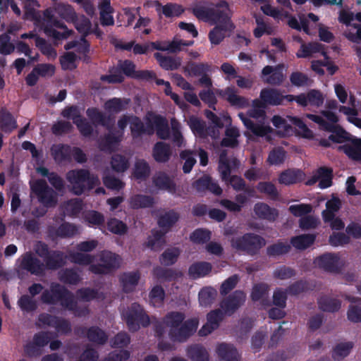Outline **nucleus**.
I'll return each mask as SVG.
<instances>
[{
    "label": "nucleus",
    "mask_w": 361,
    "mask_h": 361,
    "mask_svg": "<svg viewBox=\"0 0 361 361\" xmlns=\"http://www.w3.org/2000/svg\"><path fill=\"white\" fill-rule=\"evenodd\" d=\"M216 353L221 360L239 361L238 350L232 344L220 343L216 348Z\"/></svg>",
    "instance_id": "72a5a7b5"
},
{
    "label": "nucleus",
    "mask_w": 361,
    "mask_h": 361,
    "mask_svg": "<svg viewBox=\"0 0 361 361\" xmlns=\"http://www.w3.org/2000/svg\"><path fill=\"white\" fill-rule=\"evenodd\" d=\"M17 123L13 115L2 109L0 111V128L6 133L12 132L17 128Z\"/></svg>",
    "instance_id": "603ef678"
},
{
    "label": "nucleus",
    "mask_w": 361,
    "mask_h": 361,
    "mask_svg": "<svg viewBox=\"0 0 361 361\" xmlns=\"http://www.w3.org/2000/svg\"><path fill=\"white\" fill-rule=\"evenodd\" d=\"M350 144H345L340 146L341 149L349 158L353 160H360L361 159V139H351Z\"/></svg>",
    "instance_id": "58836bf2"
},
{
    "label": "nucleus",
    "mask_w": 361,
    "mask_h": 361,
    "mask_svg": "<svg viewBox=\"0 0 361 361\" xmlns=\"http://www.w3.org/2000/svg\"><path fill=\"white\" fill-rule=\"evenodd\" d=\"M319 309L324 312H336L341 307V302L336 298H331L328 295L321 296L317 300Z\"/></svg>",
    "instance_id": "37998d69"
},
{
    "label": "nucleus",
    "mask_w": 361,
    "mask_h": 361,
    "mask_svg": "<svg viewBox=\"0 0 361 361\" xmlns=\"http://www.w3.org/2000/svg\"><path fill=\"white\" fill-rule=\"evenodd\" d=\"M100 23L103 26L114 25V19L112 16L114 9L111 6L110 0H103L99 5Z\"/></svg>",
    "instance_id": "4c0bfd02"
},
{
    "label": "nucleus",
    "mask_w": 361,
    "mask_h": 361,
    "mask_svg": "<svg viewBox=\"0 0 361 361\" xmlns=\"http://www.w3.org/2000/svg\"><path fill=\"white\" fill-rule=\"evenodd\" d=\"M122 316L130 332L137 331L141 326L147 327L150 324L149 316L137 302H133L123 312Z\"/></svg>",
    "instance_id": "39448f33"
},
{
    "label": "nucleus",
    "mask_w": 361,
    "mask_h": 361,
    "mask_svg": "<svg viewBox=\"0 0 361 361\" xmlns=\"http://www.w3.org/2000/svg\"><path fill=\"white\" fill-rule=\"evenodd\" d=\"M154 204V197L149 195L137 194L132 196L130 200V205L134 209L152 207Z\"/></svg>",
    "instance_id": "8fccbe9b"
},
{
    "label": "nucleus",
    "mask_w": 361,
    "mask_h": 361,
    "mask_svg": "<svg viewBox=\"0 0 361 361\" xmlns=\"http://www.w3.org/2000/svg\"><path fill=\"white\" fill-rule=\"evenodd\" d=\"M195 154V152L190 149H185L180 153V159L185 161L183 166V171L184 173H189L196 164L197 161L194 157Z\"/></svg>",
    "instance_id": "0e129e2a"
},
{
    "label": "nucleus",
    "mask_w": 361,
    "mask_h": 361,
    "mask_svg": "<svg viewBox=\"0 0 361 361\" xmlns=\"http://www.w3.org/2000/svg\"><path fill=\"white\" fill-rule=\"evenodd\" d=\"M291 250V245L281 240L269 245L267 247V255L269 257H278L288 253Z\"/></svg>",
    "instance_id": "864d4df0"
},
{
    "label": "nucleus",
    "mask_w": 361,
    "mask_h": 361,
    "mask_svg": "<svg viewBox=\"0 0 361 361\" xmlns=\"http://www.w3.org/2000/svg\"><path fill=\"white\" fill-rule=\"evenodd\" d=\"M110 74L102 75L100 80L109 84L122 83L125 80L123 75L128 78L152 80L156 78V74L150 71H136L135 64L130 60L120 61L116 67L109 69Z\"/></svg>",
    "instance_id": "f03ea898"
},
{
    "label": "nucleus",
    "mask_w": 361,
    "mask_h": 361,
    "mask_svg": "<svg viewBox=\"0 0 361 361\" xmlns=\"http://www.w3.org/2000/svg\"><path fill=\"white\" fill-rule=\"evenodd\" d=\"M129 102V99L114 97L108 99L104 106L108 112L118 114L127 109Z\"/></svg>",
    "instance_id": "a18cd8bd"
},
{
    "label": "nucleus",
    "mask_w": 361,
    "mask_h": 361,
    "mask_svg": "<svg viewBox=\"0 0 361 361\" xmlns=\"http://www.w3.org/2000/svg\"><path fill=\"white\" fill-rule=\"evenodd\" d=\"M180 255L178 248H168L160 256L159 261L161 264L165 266H171L174 264Z\"/></svg>",
    "instance_id": "774afa93"
},
{
    "label": "nucleus",
    "mask_w": 361,
    "mask_h": 361,
    "mask_svg": "<svg viewBox=\"0 0 361 361\" xmlns=\"http://www.w3.org/2000/svg\"><path fill=\"white\" fill-rule=\"evenodd\" d=\"M166 233L162 229L153 230L152 236H149L146 243L147 247L155 251L161 250L165 243L164 235Z\"/></svg>",
    "instance_id": "3c124183"
},
{
    "label": "nucleus",
    "mask_w": 361,
    "mask_h": 361,
    "mask_svg": "<svg viewBox=\"0 0 361 361\" xmlns=\"http://www.w3.org/2000/svg\"><path fill=\"white\" fill-rule=\"evenodd\" d=\"M339 260L340 257L338 254L326 252L315 259L318 267L326 271L331 273L339 272Z\"/></svg>",
    "instance_id": "6ab92c4d"
},
{
    "label": "nucleus",
    "mask_w": 361,
    "mask_h": 361,
    "mask_svg": "<svg viewBox=\"0 0 361 361\" xmlns=\"http://www.w3.org/2000/svg\"><path fill=\"white\" fill-rule=\"evenodd\" d=\"M154 57L159 66L166 71L177 70L181 65L182 61L180 57L164 56L160 53H155Z\"/></svg>",
    "instance_id": "a19ab883"
},
{
    "label": "nucleus",
    "mask_w": 361,
    "mask_h": 361,
    "mask_svg": "<svg viewBox=\"0 0 361 361\" xmlns=\"http://www.w3.org/2000/svg\"><path fill=\"white\" fill-rule=\"evenodd\" d=\"M315 53H322L326 59L324 61V66L326 67L327 71L331 75H334L338 68L331 61H329V56L324 50V45L319 42H310L308 44L302 43L300 46V49L296 53V56L298 59L307 58Z\"/></svg>",
    "instance_id": "0eeeda50"
},
{
    "label": "nucleus",
    "mask_w": 361,
    "mask_h": 361,
    "mask_svg": "<svg viewBox=\"0 0 361 361\" xmlns=\"http://www.w3.org/2000/svg\"><path fill=\"white\" fill-rule=\"evenodd\" d=\"M20 268L36 276H42L45 271L44 263L30 252H27L23 256Z\"/></svg>",
    "instance_id": "2eb2a0df"
},
{
    "label": "nucleus",
    "mask_w": 361,
    "mask_h": 361,
    "mask_svg": "<svg viewBox=\"0 0 361 361\" xmlns=\"http://www.w3.org/2000/svg\"><path fill=\"white\" fill-rule=\"evenodd\" d=\"M152 126H154L157 136L159 139L166 140L170 138V128L164 117L160 115L155 116Z\"/></svg>",
    "instance_id": "79ce46f5"
},
{
    "label": "nucleus",
    "mask_w": 361,
    "mask_h": 361,
    "mask_svg": "<svg viewBox=\"0 0 361 361\" xmlns=\"http://www.w3.org/2000/svg\"><path fill=\"white\" fill-rule=\"evenodd\" d=\"M111 166L114 171L122 173L128 169L129 161L125 156L116 154L111 157Z\"/></svg>",
    "instance_id": "680f3d73"
},
{
    "label": "nucleus",
    "mask_w": 361,
    "mask_h": 361,
    "mask_svg": "<svg viewBox=\"0 0 361 361\" xmlns=\"http://www.w3.org/2000/svg\"><path fill=\"white\" fill-rule=\"evenodd\" d=\"M354 346V343L352 341H348L345 343H340L337 344L334 348L332 353V357L335 360H340L347 357L352 348Z\"/></svg>",
    "instance_id": "13d9d810"
},
{
    "label": "nucleus",
    "mask_w": 361,
    "mask_h": 361,
    "mask_svg": "<svg viewBox=\"0 0 361 361\" xmlns=\"http://www.w3.org/2000/svg\"><path fill=\"white\" fill-rule=\"evenodd\" d=\"M17 304L23 312L27 313L32 312L38 307L37 301L27 294L21 295L19 298Z\"/></svg>",
    "instance_id": "bf43d9fd"
},
{
    "label": "nucleus",
    "mask_w": 361,
    "mask_h": 361,
    "mask_svg": "<svg viewBox=\"0 0 361 361\" xmlns=\"http://www.w3.org/2000/svg\"><path fill=\"white\" fill-rule=\"evenodd\" d=\"M72 147L67 144L54 145L51 147V156L58 164L71 162L72 160Z\"/></svg>",
    "instance_id": "5701e85b"
},
{
    "label": "nucleus",
    "mask_w": 361,
    "mask_h": 361,
    "mask_svg": "<svg viewBox=\"0 0 361 361\" xmlns=\"http://www.w3.org/2000/svg\"><path fill=\"white\" fill-rule=\"evenodd\" d=\"M246 294L244 291L237 290L228 297L225 298L220 303V307L225 314L231 316L234 314L245 302Z\"/></svg>",
    "instance_id": "9b49d317"
},
{
    "label": "nucleus",
    "mask_w": 361,
    "mask_h": 361,
    "mask_svg": "<svg viewBox=\"0 0 361 361\" xmlns=\"http://www.w3.org/2000/svg\"><path fill=\"white\" fill-rule=\"evenodd\" d=\"M32 190L37 196L38 200L45 207H55L57 197L55 191L50 188L44 179L37 180L31 186Z\"/></svg>",
    "instance_id": "6e6552de"
},
{
    "label": "nucleus",
    "mask_w": 361,
    "mask_h": 361,
    "mask_svg": "<svg viewBox=\"0 0 361 361\" xmlns=\"http://www.w3.org/2000/svg\"><path fill=\"white\" fill-rule=\"evenodd\" d=\"M183 12V6L174 3H167L161 6V13L167 18H178Z\"/></svg>",
    "instance_id": "052dcab7"
},
{
    "label": "nucleus",
    "mask_w": 361,
    "mask_h": 361,
    "mask_svg": "<svg viewBox=\"0 0 361 361\" xmlns=\"http://www.w3.org/2000/svg\"><path fill=\"white\" fill-rule=\"evenodd\" d=\"M78 59L77 55L72 51H68L64 53L59 58L60 64L61 68L63 71H73L77 68L75 61Z\"/></svg>",
    "instance_id": "e2e57ef3"
},
{
    "label": "nucleus",
    "mask_w": 361,
    "mask_h": 361,
    "mask_svg": "<svg viewBox=\"0 0 361 361\" xmlns=\"http://www.w3.org/2000/svg\"><path fill=\"white\" fill-rule=\"evenodd\" d=\"M152 156L158 163L169 161L171 156V149L169 144L164 142H157L153 147Z\"/></svg>",
    "instance_id": "7c9ffc66"
},
{
    "label": "nucleus",
    "mask_w": 361,
    "mask_h": 361,
    "mask_svg": "<svg viewBox=\"0 0 361 361\" xmlns=\"http://www.w3.org/2000/svg\"><path fill=\"white\" fill-rule=\"evenodd\" d=\"M140 278L138 271L123 273L120 277V282L125 293L133 292L137 285Z\"/></svg>",
    "instance_id": "c9c22d12"
},
{
    "label": "nucleus",
    "mask_w": 361,
    "mask_h": 361,
    "mask_svg": "<svg viewBox=\"0 0 361 361\" xmlns=\"http://www.w3.org/2000/svg\"><path fill=\"white\" fill-rule=\"evenodd\" d=\"M324 131L331 133L329 140L334 143H343L350 140L351 135L339 125L329 123Z\"/></svg>",
    "instance_id": "c756f323"
},
{
    "label": "nucleus",
    "mask_w": 361,
    "mask_h": 361,
    "mask_svg": "<svg viewBox=\"0 0 361 361\" xmlns=\"http://www.w3.org/2000/svg\"><path fill=\"white\" fill-rule=\"evenodd\" d=\"M283 68V64H279L275 66H264L262 70L261 78L262 80L265 83L273 86L281 85L285 79Z\"/></svg>",
    "instance_id": "ddd939ff"
},
{
    "label": "nucleus",
    "mask_w": 361,
    "mask_h": 361,
    "mask_svg": "<svg viewBox=\"0 0 361 361\" xmlns=\"http://www.w3.org/2000/svg\"><path fill=\"white\" fill-rule=\"evenodd\" d=\"M69 259L70 261L74 264L83 266H90L94 261V256L87 253L75 252L70 253Z\"/></svg>",
    "instance_id": "69168bd1"
},
{
    "label": "nucleus",
    "mask_w": 361,
    "mask_h": 361,
    "mask_svg": "<svg viewBox=\"0 0 361 361\" xmlns=\"http://www.w3.org/2000/svg\"><path fill=\"white\" fill-rule=\"evenodd\" d=\"M56 16L68 23H75L78 19L77 14L71 5L61 3L47 8L43 12L42 27L45 35L56 40L67 39L73 31L69 30Z\"/></svg>",
    "instance_id": "f257e3e1"
},
{
    "label": "nucleus",
    "mask_w": 361,
    "mask_h": 361,
    "mask_svg": "<svg viewBox=\"0 0 361 361\" xmlns=\"http://www.w3.org/2000/svg\"><path fill=\"white\" fill-rule=\"evenodd\" d=\"M305 177V173L300 169H288L282 171L279 177L281 184L290 185L302 182Z\"/></svg>",
    "instance_id": "bb28decb"
},
{
    "label": "nucleus",
    "mask_w": 361,
    "mask_h": 361,
    "mask_svg": "<svg viewBox=\"0 0 361 361\" xmlns=\"http://www.w3.org/2000/svg\"><path fill=\"white\" fill-rule=\"evenodd\" d=\"M216 295V290L211 287H205L199 292V302L201 306L210 305Z\"/></svg>",
    "instance_id": "338daca9"
},
{
    "label": "nucleus",
    "mask_w": 361,
    "mask_h": 361,
    "mask_svg": "<svg viewBox=\"0 0 361 361\" xmlns=\"http://www.w3.org/2000/svg\"><path fill=\"white\" fill-rule=\"evenodd\" d=\"M76 233V226L68 222H63L57 228L54 226H49L47 228L48 236L53 240L58 238H71L74 236Z\"/></svg>",
    "instance_id": "aec40b11"
},
{
    "label": "nucleus",
    "mask_w": 361,
    "mask_h": 361,
    "mask_svg": "<svg viewBox=\"0 0 361 361\" xmlns=\"http://www.w3.org/2000/svg\"><path fill=\"white\" fill-rule=\"evenodd\" d=\"M66 179L71 185V191L75 195H81L99 183L97 176L84 169L70 170L66 173Z\"/></svg>",
    "instance_id": "7ed1b4c3"
},
{
    "label": "nucleus",
    "mask_w": 361,
    "mask_h": 361,
    "mask_svg": "<svg viewBox=\"0 0 361 361\" xmlns=\"http://www.w3.org/2000/svg\"><path fill=\"white\" fill-rule=\"evenodd\" d=\"M119 256L111 251L103 250L99 254V264H91L89 270L94 274H108L119 267Z\"/></svg>",
    "instance_id": "423d86ee"
},
{
    "label": "nucleus",
    "mask_w": 361,
    "mask_h": 361,
    "mask_svg": "<svg viewBox=\"0 0 361 361\" xmlns=\"http://www.w3.org/2000/svg\"><path fill=\"white\" fill-rule=\"evenodd\" d=\"M184 72L189 76H202L211 71V66L207 63L188 61L183 68Z\"/></svg>",
    "instance_id": "e433bc0d"
},
{
    "label": "nucleus",
    "mask_w": 361,
    "mask_h": 361,
    "mask_svg": "<svg viewBox=\"0 0 361 361\" xmlns=\"http://www.w3.org/2000/svg\"><path fill=\"white\" fill-rule=\"evenodd\" d=\"M192 186L198 192H204L207 190L218 196L221 195L223 192L218 183L214 181L209 175H203L195 180Z\"/></svg>",
    "instance_id": "a211bd4d"
},
{
    "label": "nucleus",
    "mask_w": 361,
    "mask_h": 361,
    "mask_svg": "<svg viewBox=\"0 0 361 361\" xmlns=\"http://www.w3.org/2000/svg\"><path fill=\"white\" fill-rule=\"evenodd\" d=\"M37 322L43 326L54 328L61 335H68L72 332L71 322L61 317L43 312L39 314Z\"/></svg>",
    "instance_id": "1a4fd4ad"
},
{
    "label": "nucleus",
    "mask_w": 361,
    "mask_h": 361,
    "mask_svg": "<svg viewBox=\"0 0 361 361\" xmlns=\"http://www.w3.org/2000/svg\"><path fill=\"white\" fill-rule=\"evenodd\" d=\"M230 243L231 247L235 251L255 256L266 245V240L255 233H246L241 236L231 238Z\"/></svg>",
    "instance_id": "20e7f679"
},
{
    "label": "nucleus",
    "mask_w": 361,
    "mask_h": 361,
    "mask_svg": "<svg viewBox=\"0 0 361 361\" xmlns=\"http://www.w3.org/2000/svg\"><path fill=\"white\" fill-rule=\"evenodd\" d=\"M199 322L197 318H191L184 321L175 329H170L169 335L173 341L184 343L197 331Z\"/></svg>",
    "instance_id": "9d476101"
},
{
    "label": "nucleus",
    "mask_w": 361,
    "mask_h": 361,
    "mask_svg": "<svg viewBox=\"0 0 361 361\" xmlns=\"http://www.w3.org/2000/svg\"><path fill=\"white\" fill-rule=\"evenodd\" d=\"M333 169L330 167L320 166L316 171L319 177V187L326 189L331 186L333 183Z\"/></svg>",
    "instance_id": "de8ad7c7"
},
{
    "label": "nucleus",
    "mask_w": 361,
    "mask_h": 361,
    "mask_svg": "<svg viewBox=\"0 0 361 361\" xmlns=\"http://www.w3.org/2000/svg\"><path fill=\"white\" fill-rule=\"evenodd\" d=\"M123 132L116 130L114 127L109 133L105 134L99 141V148L104 152L111 153L116 150L118 145L122 140Z\"/></svg>",
    "instance_id": "4468645a"
},
{
    "label": "nucleus",
    "mask_w": 361,
    "mask_h": 361,
    "mask_svg": "<svg viewBox=\"0 0 361 361\" xmlns=\"http://www.w3.org/2000/svg\"><path fill=\"white\" fill-rule=\"evenodd\" d=\"M179 219V214L175 210L171 209L159 216L157 224L163 231L169 232Z\"/></svg>",
    "instance_id": "473e14b6"
},
{
    "label": "nucleus",
    "mask_w": 361,
    "mask_h": 361,
    "mask_svg": "<svg viewBox=\"0 0 361 361\" xmlns=\"http://www.w3.org/2000/svg\"><path fill=\"white\" fill-rule=\"evenodd\" d=\"M185 315L184 313L172 311L166 314L164 318V323L170 329H175L185 321Z\"/></svg>",
    "instance_id": "5fc2aeb1"
},
{
    "label": "nucleus",
    "mask_w": 361,
    "mask_h": 361,
    "mask_svg": "<svg viewBox=\"0 0 361 361\" xmlns=\"http://www.w3.org/2000/svg\"><path fill=\"white\" fill-rule=\"evenodd\" d=\"M66 255L60 250H51L44 259L45 270H57L63 267L66 262Z\"/></svg>",
    "instance_id": "a878e982"
},
{
    "label": "nucleus",
    "mask_w": 361,
    "mask_h": 361,
    "mask_svg": "<svg viewBox=\"0 0 361 361\" xmlns=\"http://www.w3.org/2000/svg\"><path fill=\"white\" fill-rule=\"evenodd\" d=\"M68 293V288L58 283H51L50 289L44 290L41 295V301L47 305H55Z\"/></svg>",
    "instance_id": "f3484780"
},
{
    "label": "nucleus",
    "mask_w": 361,
    "mask_h": 361,
    "mask_svg": "<svg viewBox=\"0 0 361 361\" xmlns=\"http://www.w3.org/2000/svg\"><path fill=\"white\" fill-rule=\"evenodd\" d=\"M228 10V4L225 1H222L215 6H213L209 24L215 25H226L230 26V27L235 26L227 12Z\"/></svg>",
    "instance_id": "f8f14e48"
},
{
    "label": "nucleus",
    "mask_w": 361,
    "mask_h": 361,
    "mask_svg": "<svg viewBox=\"0 0 361 361\" xmlns=\"http://www.w3.org/2000/svg\"><path fill=\"white\" fill-rule=\"evenodd\" d=\"M235 26L230 27L228 25H215L209 32L208 37L212 44H219L225 38L226 32H232Z\"/></svg>",
    "instance_id": "c03bdc74"
},
{
    "label": "nucleus",
    "mask_w": 361,
    "mask_h": 361,
    "mask_svg": "<svg viewBox=\"0 0 361 361\" xmlns=\"http://www.w3.org/2000/svg\"><path fill=\"white\" fill-rule=\"evenodd\" d=\"M133 174L135 179L146 180L150 174L149 164L144 159L137 160L135 164Z\"/></svg>",
    "instance_id": "6e6d98bb"
},
{
    "label": "nucleus",
    "mask_w": 361,
    "mask_h": 361,
    "mask_svg": "<svg viewBox=\"0 0 361 361\" xmlns=\"http://www.w3.org/2000/svg\"><path fill=\"white\" fill-rule=\"evenodd\" d=\"M154 185L159 190H165L171 195L176 193V184L174 180L165 172L159 171L152 178Z\"/></svg>",
    "instance_id": "412c9836"
},
{
    "label": "nucleus",
    "mask_w": 361,
    "mask_h": 361,
    "mask_svg": "<svg viewBox=\"0 0 361 361\" xmlns=\"http://www.w3.org/2000/svg\"><path fill=\"white\" fill-rule=\"evenodd\" d=\"M212 266L209 262H199L192 264L188 269L189 276L196 279L208 275L212 271Z\"/></svg>",
    "instance_id": "ea45409f"
},
{
    "label": "nucleus",
    "mask_w": 361,
    "mask_h": 361,
    "mask_svg": "<svg viewBox=\"0 0 361 361\" xmlns=\"http://www.w3.org/2000/svg\"><path fill=\"white\" fill-rule=\"evenodd\" d=\"M255 214L261 219L274 221L279 216V212L275 208L270 207L264 202H257L254 206Z\"/></svg>",
    "instance_id": "2f4dec72"
},
{
    "label": "nucleus",
    "mask_w": 361,
    "mask_h": 361,
    "mask_svg": "<svg viewBox=\"0 0 361 361\" xmlns=\"http://www.w3.org/2000/svg\"><path fill=\"white\" fill-rule=\"evenodd\" d=\"M86 114L92 123L96 126L100 125L108 130L113 128V122L110 116H106L105 114L100 111L96 107L88 108Z\"/></svg>",
    "instance_id": "4be33fe9"
},
{
    "label": "nucleus",
    "mask_w": 361,
    "mask_h": 361,
    "mask_svg": "<svg viewBox=\"0 0 361 361\" xmlns=\"http://www.w3.org/2000/svg\"><path fill=\"white\" fill-rule=\"evenodd\" d=\"M190 126L193 132L197 133L202 137H206L208 135L213 137L215 134V129L213 127H207L204 121L197 118L190 119Z\"/></svg>",
    "instance_id": "49530a36"
},
{
    "label": "nucleus",
    "mask_w": 361,
    "mask_h": 361,
    "mask_svg": "<svg viewBox=\"0 0 361 361\" xmlns=\"http://www.w3.org/2000/svg\"><path fill=\"white\" fill-rule=\"evenodd\" d=\"M219 94L225 97L233 106L244 109L249 106L248 99L245 97L238 95L233 87H228L224 91L221 90Z\"/></svg>",
    "instance_id": "393cba45"
},
{
    "label": "nucleus",
    "mask_w": 361,
    "mask_h": 361,
    "mask_svg": "<svg viewBox=\"0 0 361 361\" xmlns=\"http://www.w3.org/2000/svg\"><path fill=\"white\" fill-rule=\"evenodd\" d=\"M78 331L82 336L87 338L90 342L98 345H103L108 341L107 334L97 326H82L79 328Z\"/></svg>",
    "instance_id": "dca6fc26"
},
{
    "label": "nucleus",
    "mask_w": 361,
    "mask_h": 361,
    "mask_svg": "<svg viewBox=\"0 0 361 361\" xmlns=\"http://www.w3.org/2000/svg\"><path fill=\"white\" fill-rule=\"evenodd\" d=\"M187 355L192 361H209V354L202 345L194 344L187 348Z\"/></svg>",
    "instance_id": "09e8293b"
},
{
    "label": "nucleus",
    "mask_w": 361,
    "mask_h": 361,
    "mask_svg": "<svg viewBox=\"0 0 361 361\" xmlns=\"http://www.w3.org/2000/svg\"><path fill=\"white\" fill-rule=\"evenodd\" d=\"M130 129L133 138H138L144 134L152 135L154 131L152 124L148 123L146 128L144 123L136 116H130Z\"/></svg>",
    "instance_id": "b1692460"
},
{
    "label": "nucleus",
    "mask_w": 361,
    "mask_h": 361,
    "mask_svg": "<svg viewBox=\"0 0 361 361\" xmlns=\"http://www.w3.org/2000/svg\"><path fill=\"white\" fill-rule=\"evenodd\" d=\"M316 235L312 233L301 234L290 238V245L299 250H305L312 246L316 240Z\"/></svg>",
    "instance_id": "f704fd0d"
},
{
    "label": "nucleus",
    "mask_w": 361,
    "mask_h": 361,
    "mask_svg": "<svg viewBox=\"0 0 361 361\" xmlns=\"http://www.w3.org/2000/svg\"><path fill=\"white\" fill-rule=\"evenodd\" d=\"M59 280L66 284L76 285L80 281V276L74 268H66L59 273Z\"/></svg>",
    "instance_id": "4d7b16f0"
},
{
    "label": "nucleus",
    "mask_w": 361,
    "mask_h": 361,
    "mask_svg": "<svg viewBox=\"0 0 361 361\" xmlns=\"http://www.w3.org/2000/svg\"><path fill=\"white\" fill-rule=\"evenodd\" d=\"M238 116L245 128L256 136L264 137L272 131V128L270 126L256 123L250 118H247L243 113H239Z\"/></svg>",
    "instance_id": "cd10ccee"
},
{
    "label": "nucleus",
    "mask_w": 361,
    "mask_h": 361,
    "mask_svg": "<svg viewBox=\"0 0 361 361\" xmlns=\"http://www.w3.org/2000/svg\"><path fill=\"white\" fill-rule=\"evenodd\" d=\"M260 99L266 102L267 105L278 106L286 100V95L274 88H264L260 92Z\"/></svg>",
    "instance_id": "c85d7f7f"
}]
</instances>
